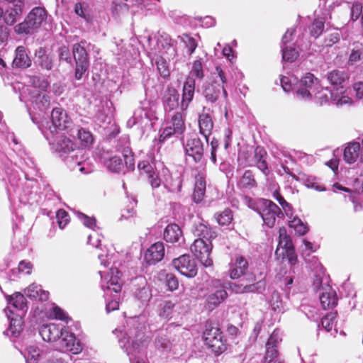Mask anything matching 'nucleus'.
I'll use <instances>...</instances> for the list:
<instances>
[{
	"mask_svg": "<svg viewBox=\"0 0 363 363\" xmlns=\"http://www.w3.org/2000/svg\"><path fill=\"white\" fill-rule=\"evenodd\" d=\"M76 214L77 218L83 223L86 227L92 230H94V228L96 227V221L94 217H89L81 212H77Z\"/></svg>",
	"mask_w": 363,
	"mask_h": 363,
	"instance_id": "69168bd1",
	"label": "nucleus"
},
{
	"mask_svg": "<svg viewBox=\"0 0 363 363\" xmlns=\"http://www.w3.org/2000/svg\"><path fill=\"white\" fill-rule=\"evenodd\" d=\"M122 155L124 158V162L126 167L130 170L134 169L135 160L131 149L129 147H124L122 150Z\"/></svg>",
	"mask_w": 363,
	"mask_h": 363,
	"instance_id": "bf43d9fd",
	"label": "nucleus"
},
{
	"mask_svg": "<svg viewBox=\"0 0 363 363\" xmlns=\"http://www.w3.org/2000/svg\"><path fill=\"white\" fill-rule=\"evenodd\" d=\"M194 235L199 238H203L205 241H211L217 235L207 224L199 223L196 224L193 230Z\"/></svg>",
	"mask_w": 363,
	"mask_h": 363,
	"instance_id": "4c0bfd02",
	"label": "nucleus"
},
{
	"mask_svg": "<svg viewBox=\"0 0 363 363\" xmlns=\"http://www.w3.org/2000/svg\"><path fill=\"white\" fill-rule=\"evenodd\" d=\"M106 166L109 171L112 172H118L123 168V164L119 157L114 156L106 161Z\"/></svg>",
	"mask_w": 363,
	"mask_h": 363,
	"instance_id": "4d7b16f0",
	"label": "nucleus"
},
{
	"mask_svg": "<svg viewBox=\"0 0 363 363\" xmlns=\"http://www.w3.org/2000/svg\"><path fill=\"white\" fill-rule=\"evenodd\" d=\"M206 192V180L203 173L199 172L195 176V186L192 199L196 203L203 201Z\"/></svg>",
	"mask_w": 363,
	"mask_h": 363,
	"instance_id": "72a5a7b5",
	"label": "nucleus"
},
{
	"mask_svg": "<svg viewBox=\"0 0 363 363\" xmlns=\"http://www.w3.org/2000/svg\"><path fill=\"white\" fill-rule=\"evenodd\" d=\"M172 127H173L178 134H182L185 130L183 115L181 112H177L172 118Z\"/></svg>",
	"mask_w": 363,
	"mask_h": 363,
	"instance_id": "3c124183",
	"label": "nucleus"
},
{
	"mask_svg": "<svg viewBox=\"0 0 363 363\" xmlns=\"http://www.w3.org/2000/svg\"><path fill=\"white\" fill-rule=\"evenodd\" d=\"M6 299L9 304L18 310L24 311L27 308L26 298L20 292H16L11 296H8Z\"/></svg>",
	"mask_w": 363,
	"mask_h": 363,
	"instance_id": "79ce46f5",
	"label": "nucleus"
},
{
	"mask_svg": "<svg viewBox=\"0 0 363 363\" xmlns=\"http://www.w3.org/2000/svg\"><path fill=\"white\" fill-rule=\"evenodd\" d=\"M289 225L290 228L294 229L298 235H303L309 230L307 223H303L302 220L296 216L289 221Z\"/></svg>",
	"mask_w": 363,
	"mask_h": 363,
	"instance_id": "37998d69",
	"label": "nucleus"
},
{
	"mask_svg": "<svg viewBox=\"0 0 363 363\" xmlns=\"http://www.w3.org/2000/svg\"><path fill=\"white\" fill-rule=\"evenodd\" d=\"M157 43L165 50V52L168 55L169 59L175 57L177 50L173 45L172 39L168 35H162L158 39Z\"/></svg>",
	"mask_w": 363,
	"mask_h": 363,
	"instance_id": "a19ab883",
	"label": "nucleus"
},
{
	"mask_svg": "<svg viewBox=\"0 0 363 363\" xmlns=\"http://www.w3.org/2000/svg\"><path fill=\"white\" fill-rule=\"evenodd\" d=\"M362 62H363V45L359 43H353L349 49L346 65L347 68L356 67Z\"/></svg>",
	"mask_w": 363,
	"mask_h": 363,
	"instance_id": "5701e85b",
	"label": "nucleus"
},
{
	"mask_svg": "<svg viewBox=\"0 0 363 363\" xmlns=\"http://www.w3.org/2000/svg\"><path fill=\"white\" fill-rule=\"evenodd\" d=\"M29 84L31 85L30 87H25L22 84L17 83L13 86V89L20 90L23 89V91L20 94L23 96H28V89H37L41 91H45L49 86V83L46 80L41 79L38 76H32L29 79Z\"/></svg>",
	"mask_w": 363,
	"mask_h": 363,
	"instance_id": "7c9ffc66",
	"label": "nucleus"
},
{
	"mask_svg": "<svg viewBox=\"0 0 363 363\" xmlns=\"http://www.w3.org/2000/svg\"><path fill=\"white\" fill-rule=\"evenodd\" d=\"M135 280L138 281L139 287L136 289L134 293L135 298L143 305H147L152 297L150 289L144 278L139 277Z\"/></svg>",
	"mask_w": 363,
	"mask_h": 363,
	"instance_id": "c756f323",
	"label": "nucleus"
},
{
	"mask_svg": "<svg viewBox=\"0 0 363 363\" xmlns=\"http://www.w3.org/2000/svg\"><path fill=\"white\" fill-rule=\"evenodd\" d=\"M320 88L318 79L311 73H306L296 85V95L301 99H312L313 93Z\"/></svg>",
	"mask_w": 363,
	"mask_h": 363,
	"instance_id": "9b49d317",
	"label": "nucleus"
},
{
	"mask_svg": "<svg viewBox=\"0 0 363 363\" xmlns=\"http://www.w3.org/2000/svg\"><path fill=\"white\" fill-rule=\"evenodd\" d=\"M203 338L206 345L216 355L222 354L227 349L226 340L223 333L218 325L211 321H207L205 323Z\"/></svg>",
	"mask_w": 363,
	"mask_h": 363,
	"instance_id": "20e7f679",
	"label": "nucleus"
},
{
	"mask_svg": "<svg viewBox=\"0 0 363 363\" xmlns=\"http://www.w3.org/2000/svg\"><path fill=\"white\" fill-rule=\"evenodd\" d=\"M258 213L262 218L264 225L272 228L276 224L277 218L284 217L282 210L273 201L262 199Z\"/></svg>",
	"mask_w": 363,
	"mask_h": 363,
	"instance_id": "6e6552de",
	"label": "nucleus"
},
{
	"mask_svg": "<svg viewBox=\"0 0 363 363\" xmlns=\"http://www.w3.org/2000/svg\"><path fill=\"white\" fill-rule=\"evenodd\" d=\"M325 21L323 18L315 19L309 27L311 35L317 38L324 30Z\"/></svg>",
	"mask_w": 363,
	"mask_h": 363,
	"instance_id": "09e8293b",
	"label": "nucleus"
},
{
	"mask_svg": "<svg viewBox=\"0 0 363 363\" xmlns=\"http://www.w3.org/2000/svg\"><path fill=\"white\" fill-rule=\"evenodd\" d=\"M269 302L272 309L275 312L279 313L283 311L284 304L281 301V296L277 291H274L272 293Z\"/></svg>",
	"mask_w": 363,
	"mask_h": 363,
	"instance_id": "6e6d98bb",
	"label": "nucleus"
},
{
	"mask_svg": "<svg viewBox=\"0 0 363 363\" xmlns=\"http://www.w3.org/2000/svg\"><path fill=\"white\" fill-rule=\"evenodd\" d=\"M163 105L165 111H173L179 106V94L173 87H167L163 97Z\"/></svg>",
	"mask_w": 363,
	"mask_h": 363,
	"instance_id": "bb28decb",
	"label": "nucleus"
},
{
	"mask_svg": "<svg viewBox=\"0 0 363 363\" xmlns=\"http://www.w3.org/2000/svg\"><path fill=\"white\" fill-rule=\"evenodd\" d=\"M203 338L206 345L216 355L222 354L227 349L226 340L223 333L218 325L211 321H207L205 323Z\"/></svg>",
	"mask_w": 363,
	"mask_h": 363,
	"instance_id": "39448f33",
	"label": "nucleus"
},
{
	"mask_svg": "<svg viewBox=\"0 0 363 363\" xmlns=\"http://www.w3.org/2000/svg\"><path fill=\"white\" fill-rule=\"evenodd\" d=\"M47 18L46 11L41 7L33 8L28 14L24 21L14 28L18 34H30L38 29Z\"/></svg>",
	"mask_w": 363,
	"mask_h": 363,
	"instance_id": "0eeeda50",
	"label": "nucleus"
},
{
	"mask_svg": "<svg viewBox=\"0 0 363 363\" xmlns=\"http://www.w3.org/2000/svg\"><path fill=\"white\" fill-rule=\"evenodd\" d=\"M172 264L181 274L186 277L192 278L197 274L196 262L189 255H183L178 258L174 259Z\"/></svg>",
	"mask_w": 363,
	"mask_h": 363,
	"instance_id": "ddd939ff",
	"label": "nucleus"
},
{
	"mask_svg": "<svg viewBox=\"0 0 363 363\" xmlns=\"http://www.w3.org/2000/svg\"><path fill=\"white\" fill-rule=\"evenodd\" d=\"M86 41L74 43L72 48V54L74 62V79L82 80L89 74L90 60L85 48Z\"/></svg>",
	"mask_w": 363,
	"mask_h": 363,
	"instance_id": "423d86ee",
	"label": "nucleus"
},
{
	"mask_svg": "<svg viewBox=\"0 0 363 363\" xmlns=\"http://www.w3.org/2000/svg\"><path fill=\"white\" fill-rule=\"evenodd\" d=\"M108 280L107 281V286L106 289L107 292L113 291L118 293L121 290L122 281L121 279V272L116 268H111L110 272L107 274ZM102 288L104 289L105 286L102 284Z\"/></svg>",
	"mask_w": 363,
	"mask_h": 363,
	"instance_id": "c85d7f7f",
	"label": "nucleus"
},
{
	"mask_svg": "<svg viewBox=\"0 0 363 363\" xmlns=\"http://www.w3.org/2000/svg\"><path fill=\"white\" fill-rule=\"evenodd\" d=\"M64 330L62 327L50 323L42 325L39 330V334L45 341L57 342L63 334Z\"/></svg>",
	"mask_w": 363,
	"mask_h": 363,
	"instance_id": "aec40b11",
	"label": "nucleus"
},
{
	"mask_svg": "<svg viewBox=\"0 0 363 363\" xmlns=\"http://www.w3.org/2000/svg\"><path fill=\"white\" fill-rule=\"evenodd\" d=\"M52 125L43 131L50 132V134L57 135V133H60L61 130H67L69 133L70 128L74 125L72 119L68 116L66 111L62 108H55L51 113Z\"/></svg>",
	"mask_w": 363,
	"mask_h": 363,
	"instance_id": "9d476101",
	"label": "nucleus"
},
{
	"mask_svg": "<svg viewBox=\"0 0 363 363\" xmlns=\"http://www.w3.org/2000/svg\"><path fill=\"white\" fill-rule=\"evenodd\" d=\"M267 153L265 150L257 146L254 152V160L256 167L265 175L267 176L269 174V170L266 161Z\"/></svg>",
	"mask_w": 363,
	"mask_h": 363,
	"instance_id": "f704fd0d",
	"label": "nucleus"
},
{
	"mask_svg": "<svg viewBox=\"0 0 363 363\" xmlns=\"http://www.w3.org/2000/svg\"><path fill=\"white\" fill-rule=\"evenodd\" d=\"M212 247L211 241L197 238L191 245V251L204 267H208L213 265L211 257Z\"/></svg>",
	"mask_w": 363,
	"mask_h": 363,
	"instance_id": "f8f14e48",
	"label": "nucleus"
},
{
	"mask_svg": "<svg viewBox=\"0 0 363 363\" xmlns=\"http://www.w3.org/2000/svg\"><path fill=\"white\" fill-rule=\"evenodd\" d=\"M4 311L9 321V326L4 333L11 337H18L23 330V319L21 315L15 314L9 308H6Z\"/></svg>",
	"mask_w": 363,
	"mask_h": 363,
	"instance_id": "f3484780",
	"label": "nucleus"
},
{
	"mask_svg": "<svg viewBox=\"0 0 363 363\" xmlns=\"http://www.w3.org/2000/svg\"><path fill=\"white\" fill-rule=\"evenodd\" d=\"M164 239L167 242L181 245L184 241L182 229L175 223L169 224L164 230Z\"/></svg>",
	"mask_w": 363,
	"mask_h": 363,
	"instance_id": "a878e982",
	"label": "nucleus"
},
{
	"mask_svg": "<svg viewBox=\"0 0 363 363\" xmlns=\"http://www.w3.org/2000/svg\"><path fill=\"white\" fill-rule=\"evenodd\" d=\"M72 136L77 135V138L80 141V144L82 147H89L92 145L94 142V136L92 133L83 128H80L78 125H73L68 133Z\"/></svg>",
	"mask_w": 363,
	"mask_h": 363,
	"instance_id": "2f4dec72",
	"label": "nucleus"
},
{
	"mask_svg": "<svg viewBox=\"0 0 363 363\" xmlns=\"http://www.w3.org/2000/svg\"><path fill=\"white\" fill-rule=\"evenodd\" d=\"M281 47L283 61L287 62H293L298 57L299 52L297 51V50L294 45Z\"/></svg>",
	"mask_w": 363,
	"mask_h": 363,
	"instance_id": "c03bdc74",
	"label": "nucleus"
},
{
	"mask_svg": "<svg viewBox=\"0 0 363 363\" xmlns=\"http://www.w3.org/2000/svg\"><path fill=\"white\" fill-rule=\"evenodd\" d=\"M156 66L160 75L164 79H169L170 69L167 61L163 57H160L156 60Z\"/></svg>",
	"mask_w": 363,
	"mask_h": 363,
	"instance_id": "49530a36",
	"label": "nucleus"
},
{
	"mask_svg": "<svg viewBox=\"0 0 363 363\" xmlns=\"http://www.w3.org/2000/svg\"><path fill=\"white\" fill-rule=\"evenodd\" d=\"M221 93L225 98L228 99V93L225 86H221L218 82H206L202 86V95L208 103H216Z\"/></svg>",
	"mask_w": 363,
	"mask_h": 363,
	"instance_id": "2eb2a0df",
	"label": "nucleus"
},
{
	"mask_svg": "<svg viewBox=\"0 0 363 363\" xmlns=\"http://www.w3.org/2000/svg\"><path fill=\"white\" fill-rule=\"evenodd\" d=\"M26 5L13 4L8 5L4 12V21L8 26H13L21 18Z\"/></svg>",
	"mask_w": 363,
	"mask_h": 363,
	"instance_id": "393cba45",
	"label": "nucleus"
},
{
	"mask_svg": "<svg viewBox=\"0 0 363 363\" xmlns=\"http://www.w3.org/2000/svg\"><path fill=\"white\" fill-rule=\"evenodd\" d=\"M248 267V262L242 255H237L231 263L229 273L232 279H236L245 274Z\"/></svg>",
	"mask_w": 363,
	"mask_h": 363,
	"instance_id": "b1692460",
	"label": "nucleus"
},
{
	"mask_svg": "<svg viewBox=\"0 0 363 363\" xmlns=\"http://www.w3.org/2000/svg\"><path fill=\"white\" fill-rule=\"evenodd\" d=\"M56 345L60 350L70 352L73 354H78L82 350V345L79 341L77 340L75 335L66 329L64 330L63 334L56 342Z\"/></svg>",
	"mask_w": 363,
	"mask_h": 363,
	"instance_id": "4468645a",
	"label": "nucleus"
},
{
	"mask_svg": "<svg viewBox=\"0 0 363 363\" xmlns=\"http://www.w3.org/2000/svg\"><path fill=\"white\" fill-rule=\"evenodd\" d=\"M273 198L275 199L281 206L284 215L285 214L289 218H291L292 216L291 205L284 199L278 190H275L273 192Z\"/></svg>",
	"mask_w": 363,
	"mask_h": 363,
	"instance_id": "a18cd8bd",
	"label": "nucleus"
},
{
	"mask_svg": "<svg viewBox=\"0 0 363 363\" xmlns=\"http://www.w3.org/2000/svg\"><path fill=\"white\" fill-rule=\"evenodd\" d=\"M332 94L328 89H323L320 86L313 93V97L316 100V102L320 105L328 102Z\"/></svg>",
	"mask_w": 363,
	"mask_h": 363,
	"instance_id": "de8ad7c7",
	"label": "nucleus"
},
{
	"mask_svg": "<svg viewBox=\"0 0 363 363\" xmlns=\"http://www.w3.org/2000/svg\"><path fill=\"white\" fill-rule=\"evenodd\" d=\"M54 60L52 56L50 55L46 57H43V58L38 60V61H35V64L38 66L40 67L43 69L51 70L53 67Z\"/></svg>",
	"mask_w": 363,
	"mask_h": 363,
	"instance_id": "338daca9",
	"label": "nucleus"
},
{
	"mask_svg": "<svg viewBox=\"0 0 363 363\" xmlns=\"http://www.w3.org/2000/svg\"><path fill=\"white\" fill-rule=\"evenodd\" d=\"M146 325L144 316L128 318L123 330L116 329L120 347L129 357L130 363H145L143 350L146 342Z\"/></svg>",
	"mask_w": 363,
	"mask_h": 363,
	"instance_id": "f257e3e1",
	"label": "nucleus"
},
{
	"mask_svg": "<svg viewBox=\"0 0 363 363\" xmlns=\"http://www.w3.org/2000/svg\"><path fill=\"white\" fill-rule=\"evenodd\" d=\"M216 81L220 83V84L223 86H225V84H227L226 73L219 66H217L215 68V70L211 73V78L210 79V82H214Z\"/></svg>",
	"mask_w": 363,
	"mask_h": 363,
	"instance_id": "603ef678",
	"label": "nucleus"
},
{
	"mask_svg": "<svg viewBox=\"0 0 363 363\" xmlns=\"http://www.w3.org/2000/svg\"><path fill=\"white\" fill-rule=\"evenodd\" d=\"M59 61H65L68 64L72 63V55L69 48L66 45L60 46L57 50Z\"/></svg>",
	"mask_w": 363,
	"mask_h": 363,
	"instance_id": "e2e57ef3",
	"label": "nucleus"
},
{
	"mask_svg": "<svg viewBox=\"0 0 363 363\" xmlns=\"http://www.w3.org/2000/svg\"><path fill=\"white\" fill-rule=\"evenodd\" d=\"M206 108L203 109V112L199 116V133L204 136L206 142L208 141V137L211 134L213 128V122L212 118L208 112H206Z\"/></svg>",
	"mask_w": 363,
	"mask_h": 363,
	"instance_id": "cd10ccee",
	"label": "nucleus"
},
{
	"mask_svg": "<svg viewBox=\"0 0 363 363\" xmlns=\"http://www.w3.org/2000/svg\"><path fill=\"white\" fill-rule=\"evenodd\" d=\"M278 354L277 347L266 345V352L263 359V363H271L278 357Z\"/></svg>",
	"mask_w": 363,
	"mask_h": 363,
	"instance_id": "0e129e2a",
	"label": "nucleus"
},
{
	"mask_svg": "<svg viewBox=\"0 0 363 363\" xmlns=\"http://www.w3.org/2000/svg\"><path fill=\"white\" fill-rule=\"evenodd\" d=\"M50 132H44V135L49 141L52 150L56 152L59 156L67 161V164L74 169L79 168V171L83 174H87L89 171L84 167L83 150L77 148L76 145L67 137L61 133H57V135L50 134Z\"/></svg>",
	"mask_w": 363,
	"mask_h": 363,
	"instance_id": "f03ea898",
	"label": "nucleus"
},
{
	"mask_svg": "<svg viewBox=\"0 0 363 363\" xmlns=\"http://www.w3.org/2000/svg\"><path fill=\"white\" fill-rule=\"evenodd\" d=\"M241 184L243 187L248 189L257 186V182L254 178L252 171L247 170L245 172L241 179Z\"/></svg>",
	"mask_w": 363,
	"mask_h": 363,
	"instance_id": "052dcab7",
	"label": "nucleus"
},
{
	"mask_svg": "<svg viewBox=\"0 0 363 363\" xmlns=\"http://www.w3.org/2000/svg\"><path fill=\"white\" fill-rule=\"evenodd\" d=\"M164 253V244L162 242H157L145 251L144 260L149 265H155L163 259Z\"/></svg>",
	"mask_w": 363,
	"mask_h": 363,
	"instance_id": "a211bd4d",
	"label": "nucleus"
},
{
	"mask_svg": "<svg viewBox=\"0 0 363 363\" xmlns=\"http://www.w3.org/2000/svg\"><path fill=\"white\" fill-rule=\"evenodd\" d=\"M279 245L285 248L286 250H290L292 247V242L290 238L286 234V230L284 228H281L279 230Z\"/></svg>",
	"mask_w": 363,
	"mask_h": 363,
	"instance_id": "680f3d73",
	"label": "nucleus"
},
{
	"mask_svg": "<svg viewBox=\"0 0 363 363\" xmlns=\"http://www.w3.org/2000/svg\"><path fill=\"white\" fill-rule=\"evenodd\" d=\"M360 144L357 142L350 143L344 150V159L349 163L352 164L357 160L359 155Z\"/></svg>",
	"mask_w": 363,
	"mask_h": 363,
	"instance_id": "ea45409f",
	"label": "nucleus"
},
{
	"mask_svg": "<svg viewBox=\"0 0 363 363\" xmlns=\"http://www.w3.org/2000/svg\"><path fill=\"white\" fill-rule=\"evenodd\" d=\"M12 65L13 67L22 69L28 68L31 65V60L28 56L23 46H18L16 49V56Z\"/></svg>",
	"mask_w": 363,
	"mask_h": 363,
	"instance_id": "c9c22d12",
	"label": "nucleus"
},
{
	"mask_svg": "<svg viewBox=\"0 0 363 363\" xmlns=\"http://www.w3.org/2000/svg\"><path fill=\"white\" fill-rule=\"evenodd\" d=\"M227 287L219 279H213L208 285L204 294L205 308L211 312L217 308L228 298Z\"/></svg>",
	"mask_w": 363,
	"mask_h": 363,
	"instance_id": "7ed1b4c3",
	"label": "nucleus"
},
{
	"mask_svg": "<svg viewBox=\"0 0 363 363\" xmlns=\"http://www.w3.org/2000/svg\"><path fill=\"white\" fill-rule=\"evenodd\" d=\"M215 218L219 225H228L233 219L232 211L229 208H226L223 212L216 213Z\"/></svg>",
	"mask_w": 363,
	"mask_h": 363,
	"instance_id": "13d9d810",
	"label": "nucleus"
},
{
	"mask_svg": "<svg viewBox=\"0 0 363 363\" xmlns=\"http://www.w3.org/2000/svg\"><path fill=\"white\" fill-rule=\"evenodd\" d=\"M40 349L35 346H29L27 348V354L26 356L27 363H38L42 356Z\"/></svg>",
	"mask_w": 363,
	"mask_h": 363,
	"instance_id": "8fccbe9b",
	"label": "nucleus"
},
{
	"mask_svg": "<svg viewBox=\"0 0 363 363\" xmlns=\"http://www.w3.org/2000/svg\"><path fill=\"white\" fill-rule=\"evenodd\" d=\"M177 301L172 300H161L157 305V314L160 318L169 320L173 318L176 310Z\"/></svg>",
	"mask_w": 363,
	"mask_h": 363,
	"instance_id": "473e14b6",
	"label": "nucleus"
},
{
	"mask_svg": "<svg viewBox=\"0 0 363 363\" xmlns=\"http://www.w3.org/2000/svg\"><path fill=\"white\" fill-rule=\"evenodd\" d=\"M184 147L187 161L191 159L195 164H199L200 167L205 165L204 145L199 137L194 135L188 138L184 144Z\"/></svg>",
	"mask_w": 363,
	"mask_h": 363,
	"instance_id": "1a4fd4ad",
	"label": "nucleus"
},
{
	"mask_svg": "<svg viewBox=\"0 0 363 363\" xmlns=\"http://www.w3.org/2000/svg\"><path fill=\"white\" fill-rule=\"evenodd\" d=\"M341 33L338 30H335L330 33L325 39V45L328 47H331L334 44L338 43L340 40Z\"/></svg>",
	"mask_w": 363,
	"mask_h": 363,
	"instance_id": "774afa93",
	"label": "nucleus"
},
{
	"mask_svg": "<svg viewBox=\"0 0 363 363\" xmlns=\"http://www.w3.org/2000/svg\"><path fill=\"white\" fill-rule=\"evenodd\" d=\"M264 286L265 284L262 281L255 284H243L233 283L230 285L232 290L236 294L255 293L264 289Z\"/></svg>",
	"mask_w": 363,
	"mask_h": 363,
	"instance_id": "e433bc0d",
	"label": "nucleus"
},
{
	"mask_svg": "<svg viewBox=\"0 0 363 363\" xmlns=\"http://www.w3.org/2000/svg\"><path fill=\"white\" fill-rule=\"evenodd\" d=\"M27 90L28 96L20 94L19 99L21 101H23V98H26L40 111L45 110L49 107L50 98L48 94L37 89H28Z\"/></svg>",
	"mask_w": 363,
	"mask_h": 363,
	"instance_id": "dca6fc26",
	"label": "nucleus"
},
{
	"mask_svg": "<svg viewBox=\"0 0 363 363\" xmlns=\"http://www.w3.org/2000/svg\"><path fill=\"white\" fill-rule=\"evenodd\" d=\"M174 339L167 329H161L156 333L154 343L155 347L162 351H170Z\"/></svg>",
	"mask_w": 363,
	"mask_h": 363,
	"instance_id": "412c9836",
	"label": "nucleus"
},
{
	"mask_svg": "<svg viewBox=\"0 0 363 363\" xmlns=\"http://www.w3.org/2000/svg\"><path fill=\"white\" fill-rule=\"evenodd\" d=\"M320 304L323 309H330L337 304V297L335 291L330 286L325 285L323 291L319 294Z\"/></svg>",
	"mask_w": 363,
	"mask_h": 363,
	"instance_id": "4be33fe9",
	"label": "nucleus"
},
{
	"mask_svg": "<svg viewBox=\"0 0 363 363\" xmlns=\"http://www.w3.org/2000/svg\"><path fill=\"white\" fill-rule=\"evenodd\" d=\"M348 79L347 74L344 71L334 69L327 74V79L337 89L342 88L343 83Z\"/></svg>",
	"mask_w": 363,
	"mask_h": 363,
	"instance_id": "58836bf2",
	"label": "nucleus"
},
{
	"mask_svg": "<svg viewBox=\"0 0 363 363\" xmlns=\"http://www.w3.org/2000/svg\"><path fill=\"white\" fill-rule=\"evenodd\" d=\"M195 79L192 77H187L183 84L182 101L180 108L182 111L188 108L190 103L192 101L195 94Z\"/></svg>",
	"mask_w": 363,
	"mask_h": 363,
	"instance_id": "6ab92c4d",
	"label": "nucleus"
},
{
	"mask_svg": "<svg viewBox=\"0 0 363 363\" xmlns=\"http://www.w3.org/2000/svg\"><path fill=\"white\" fill-rule=\"evenodd\" d=\"M337 313H329L326 314L321 320L322 327L327 331L330 332L333 326L335 325V319Z\"/></svg>",
	"mask_w": 363,
	"mask_h": 363,
	"instance_id": "5fc2aeb1",
	"label": "nucleus"
},
{
	"mask_svg": "<svg viewBox=\"0 0 363 363\" xmlns=\"http://www.w3.org/2000/svg\"><path fill=\"white\" fill-rule=\"evenodd\" d=\"M178 38L180 39L181 42H182L185 45V47L188 48L189 55H191L197 48L196 40L187 34L179 35Z\"/></svg>",
	"mask_w": 363,
	"mask_h": 363,
	"instance_id": "864d4df0",
	"label": "nucleus"
}]
</instances>
